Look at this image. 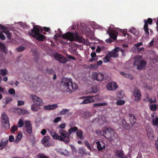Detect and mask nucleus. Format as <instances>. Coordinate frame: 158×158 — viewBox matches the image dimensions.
I'll use <instances>...</instances> for the list:
<instances>
[{
	"label": "nucleus",
	"instance_id": "f257e3e1",
	"mask_svg": "<svg viewBox=\"0 0 158 158\" xmlns=\"http://www.w3.org/2000/svg\"><path fill=\"white\" fill-rule=\"evenodd\" d=\"M71 79L67 78H63L62 83L67 91L69 93H71L74 91L78 88V85L75 83H73Z\"/></svg>",
	"mask_w": 158,
	"mask_h": 158
},
{
	"label": "nucleus",
	"instance_id": "f03ea898",
	"mask_svg": "<svg viewBox=\"0 0 158 158\" xmlns=\"http://www.w3.org/2000/svg\"><path fill=\"white\" fill-rule=\"evenodd\" d=\"M64 39L69 40L70 41H75L80 43H83L85 39L82 37H79L77 33L68 32L62 35Z\"/></svg>",
	"mask_w": 158,
	"mask_h": 158
},
{
	"label": "nucleus",
	"instance_id": "7ed1b4c3",
	"mask_svg": "<svg viewBox=\"0 0 158 158\" xmlns=\"http://www.w3.org/2000/svg\"><path fill=\"white\" fill-rule=\"evenodd\" d=\"M141 56L137 55L135 56L133 65L134 67L137 66V69L139 70L143 69L146 67V62L145 60H142Z\"/></svg>",
	"mask_w": 158,
	"mask_h": 158
},
{
	"label": "nucleus",
	"instance_id": "20e7f679",
	"mask_svg": "<svg viewBox=\"0 0 158 158\" xmlns=\"http://www.w3.org/2000/svg\"><path fill=\"white\" fill-rule=\"evenodd\" d=\"M41 27L38 26H35L31 30L32 32L34 33L33 36L36 39L40 41H43L46 39V37L44 35L41 34Z\"/></svg>",
	"mask_w": 158,
	"mask_h": 158
},
{
	"label": "nucleus",
	"instance_id": "39448f33",
	"mask_svg": "<svg viewBox=\"0 0 158 158\" xmlns=\"http://www.w3.org/2000/svg\"><path fill=\"white\" fill-rule=\"evenodd\" d=\"M101 133L103 136L110 140L112 139V138L114 136V134L115 133L113 129L110 127L102 131Z\"/></svg>",
	"mask_w": 158,
	"mask_h": 158
},
{
	"label": "nucleus",
	"instance_id": "423d86ee",
	"mask_svg": "<svg viewBox=\"0 0 158 158\" xmlns=\"http://www.w3.org/2000/svg\"><path fill=\"white\" fill-rule=\"evenodd\" d=\"M59 133L60 134L59 140L63 141L65 143H68L70 141L69 138V134L68 132L63 129L59 130Z\"/></svg>",
	"mask_w": 158,
	"mask_h": 158
},
{
	"label": "nucleus",
	"instance_id": "0eeeda50",
	"mask_svg": "<svg viewBox=\"0 0 158 158\" xmlns=\"http://www.w3.org/2000/svg\"><path fill=\"white\" fill-rule=\"evenodd\" d=\"M24 126L23 130L24 131H26L28 134H30V121H25L24 122L22 119H20L17 123V126L19 127H22Z\"/></svg>",
	"mask_w": 158,
	"mask_h": 158
},
{
	"label": "nucleus",
	"instance_id": "6e6552de",
	"mask_svg": "<svg viewBox=\"0 0 158 158\" xmlns=\"http://www.w3.org/2000/svg\"><path fill=\"white\" fill-rule=\"evenodd\" d=\"M152 19L150 18H148L146 21L145 20H144L145 23L143 27V29L145 31V35L146 36V37H148L149 35L148 24L150 25L152 24Z\"/></svg>",
	"mask_w": 158,
	"mask_h": 158
},
{
	"label": "nucleus",
	"instance_id": "1a4fd4ad",
	"mask_svg": "<svg viewBox=\"0 0 158 158\" xmlns=\"http://www.w3.org/2000/svg\"><path fill=\"white\" fill-rule=\"evenodd\" d=\"M133 94L135 98V101L138 102L141 98V93L138 88L135 87L133 91Z\"/></svg>",
	"mask_w": 158,
	"mask_h": 158
},
{
	"label": "nucleus",
	"instance_id": "9d476101",
	"mask_svg": "<svg viewBox=\"0 0 158 158\" xmlns=\"http://www.w3.org/2000/svg\"><path fill=\"white\" fill-rule=\"evenodd\" d=\"M127 116L130 123V124H127L128 126H127V127L131 128L135 123L136 119L134 115L132 114H129Z\"/></svg>",
	"mask_w": 158,
	"mask_h": 158
},
{
	"label": "nucleus",
	"instance_id": "9b49d317",
	"mask_svg": "<svg viewBox=\"0 0 158 158\" xmlns=\"http://www.w3.org/2000/svg\"><path fill=\"white\" fill-rule=\"evenodd\" d=\"M92 78L94 80L99 81H102L104 79V75L103 73L96 72H93L91 75Z\"/></svg>",
	"mask_w": 158,
	"mask_h": 158
},
{
	"label": "nucleus",
	"instance_id": "f8f14e48",
	"mask_svg": "<svg viewBox=\"0 0 158 158\" xmlns=\"http://www.w3.org/2000/svg\"><path fill=\"white\" fill-rule=\"evenodd\" d=\"M118 88V85L115 82H111L106 85V88L109 91H114Z\"/></svg>",
	"mask_w": 158,
	"mask_h": 158
},
{
	"label": "nucleus",
	"instance_id": "ddd939ff",
	"mask_svg": "<svg viewBox=\"0 0 158 158\" xmlns=\"http://www.w3.org/2000/svg\"><path fill=\"white\" fill-rule=\"evenodd\" d=\"M31 97L32 100L35 104L41 106L43 105V102L40 98L34 95H31Z\"/></svg>",
	"mask_w": 158,
	"mask_h": 158
},
{
	"label": "nucleus",
	"instance_id": "4468645a",
	"mask_svg": "<svg viewBox=\"0 0 158 158\" xmlns=\"http://www.w3.org/2000/svg\"><path fill=\"white\" fill-rule=\"evenodd\" d=\"M50 138L48 136L44 137L41 141L42 143L46 147H49L51 145V143L49 142Z\"/></svg>",
	"mask_w": 158,
	"mask_h": 158
},
{
	"label": "nucleus",
	"instance_id": "2eb2a0df",
	"mask_svg": "<svg viewBox=\"0 0 158 158\" xmlns=\"http://www.w3.org/2000/svg\"><path fill=\"white\" fill-rule=\"evenodd\" d=\"M107 33L114 40H115L118 35V32L115 31L111 29H109Z\"/></svg>",
	"mask_w": 158,
	"mask_h": 158
},
{
	"label": "nucleus",
	"instance_id": "dca6fc26",
	"mask_svg": "<svg viewBox=\"0 0 158 158\" xmlns=\"http://www.w3.org/2000/svg\"><path fill=\"white\" fill-rule=\"evenodd\" d=\"M115 153L116 156L119 158H127V156L125 155L123 151L122 150H116Z\"/></svg>",
	"mask_w": 158,
	"mask_h": 158
},
{
	"label": "nucleus",
	"instance_id": "f3484780",
	"mask_svg": "<svg viewBox=\"0 0 158 158\" xmlns=\"http://www.w3.org/2000/svg\"><path fill=\"white\" fill-rule=\"evenodd\" d=\"M56 60H58L60 63H64L66 62V58L62 55H58L55 56Z\"/></svg>",
	"mask_w": 158,
	"mask_h": 158
},
{
	"label": "nucleus",
	"instance_id": "a211bd4d",
	"mask_svg": "<svg viewBox=\"0 0 158 158\" xmlns=\"http://www.w3.org/2000/svg\"><path fill=\"white\" fill-rule=\"evenodd\" d=\"M81 115L83 118H88L92 116V113L87 111H85L82 112L81 113Z\"/></svg>",
	"mask_w": 158,
	"mask_h": 158
},
{
	"label": "nucleus",
	"instance_id": "6ab92c4d",
	"mask_svg": "<svg viewBox=\"0 0 158 158\" xmlns=\"http://www.w3.org/2000/svg\"><path fill=\"white\" fill-rule=\"evenodd\" d=\"M98 95H95L94 96H89L86 97L88 99L89 103L94 102L95 100H98L99 98L98 97Z\"/></svg>",
	"mask_w": 158,
	"mask_h": 158
},
{
	"label": "nucleus",
	"instance_id": "aec40b11",
	"mask_svg": "<svg viewBox=\"0 0 158 158\" xmlns=\"http://www.w3.org/2000/svg\"><path fill=\"white\" fill-rule=\"evenodd\" d=\"M0 50L6 54L8 50L6 48V46L1 42H0Z\"/></svg>",
	"mask_w": 158,
	"mask_h": 158
},
{
	"label": "nucleus",
	"instance_id": "412c9836",
	"mask_svg": "<svg viewBox=\"0 0 158 158\" xmlns=\"http://www.w3.org/2000/svg\"><path fill=\"white\" fill-rule=\"evenodd\" d=\"M76 133L77 135L78 138L81 139H84V137L83 135V132L81 130L78 129Z\"/></svg>",
	"mask_w": 158,
	"mask_h": 158
},
{
	"label": "nucleus",
	"instance_id": "4be33fe9",
	"mask_svg": "<svg viewBox=\"0 0 158 158\" xmlns=\"http://www.w3.org/2000/svg\"><path fill=\"white\" fill-rule=\"evenodd\" d=\"M40 105L37 104H33L31 106V110L33 111H38L40 109V107L39 106Z\"/></svg>",
	"mask_w": 158,
	"mask_h": 158
},
{
	"label": "nucleus",
	"instance_id": "5701e85b",
	"mask_svg": "<svg viewBox=\"0 0 158 158\" xmlns=\"http://www.w3.org/2000/svg\"><path fill=\"white\" fill-rule=\"evenodd\" d=\"M16 112L19 115H21L22 114H26L27 112V111L25 110H24L19 108H17L16 110Z\"/></svg>",
	"mask_w": 158,
	"mask_h": 158
},
{
	"label": "nucleus",
	"instance_id": "b1692460",
	"mask_svg": "<svg viewBox=\"0 0 158 158\" xmlns=\"http://www.w3.org/2000/svg\"><path fill=\"white\" fill-rule=\"evenodd\" d=\"M129 32L133 34L135 36L137 37L139 35V32L134 27H132L131 29L129 30Z\"/></svg>",
	"mask_w": 158,
	"mask_h": 158
},
{
	"label": "nucleus",
	"instance_id": "393cba45",
	"mask_svg": "<svg viewBox=\"0 0 158 158\" xmlns=\"http://www.w3.org/2000/svg\"><path fill=\"white\" fill-rule=\"evenodd\" d=\"M2 122H8L9 121L8 116L5 112L2 114Z\"/></svg>",
	"mask_w": 158,
	"mask_h": 158
},
{
	"label": "nucleus",
	"instance_id": "a878e982",
	"mask_svg": "<svg viewBox=\"0 0 158 158\" xmlns=\"http://www.w3.org/2000/svg\"><path fill=\"white\" fill-rule=\"evenodd\" d=\"M50 134L54 139L59 140L60 136L58 134L54 131L51 132Z\"/></svg>",
	"mask_w": 158,
	"mask_h": 158
},
{
	"label": "nucleus",
	"instance_id": "bb28decb",
	"mask_svg": "<svg viewBox=\"0 0 158 158\" xmlns=\"http://www.w3.org/2000/svg\"><path fill=\"white\" fill-rule=\"evenodd\" d=\"M107 53L110 57H113L114 58H117L118 56V53L114 52H108Z\"/></svg>",
	"mask_w": 158,
	"mask_h": 158
},
{
	"label": "nucleus",
	"instance_id": "cd10ccee",
	"mask_svg": "<svg viewBox=\"0 0 158 158\" xmlns=\"http://www.w3.org/2000/svg\"><path fill=\"white\" fill-rule=\"evenodd\" d=\"M96 144L97 145V149L99 151H102L105 148V146L104 145L102 147L101 143L98 141L96 142Z\"/></svg>",
	"mask_w": 158,
	"mask_h": 158
},
{
	"label": "nucleus",
	"instance_id": "c85d7f7f",
	"mask_svg": "<svg viewBox=\"0 0 158 158\" xmlns=\"http://www.w3.org/2000/svg\"><path fill=\"white\" fill-rule=\"evenodd\" d=\"M8 142V139L4 140L2 139L0 143V145L2 146L4 148L7 145Z\"/></svg>",
	"mask_w": 158,
	"mask_h": 158
},
{
	"label": "nucleus",
	"instance_id": "c756f323",
	"mask_svg": "<svg viewBox=\"0 0 158 158\" xmlns=\"http://www.w3.org/2000/svg\"><path fill=\"white\" fill-rule=\"evenodd\" d=\"M78 129L76 127H74L70 128L68 132L69 134H71L73 132H75L77 131Z\"/></svg>",
	"mask_w": 158,
	"mask_h": 158
},
{
	"label": "nucleus",
	"instance_id": "7c9ffc66",
	"mask_svg": "<svg viewBox=\"0 0 158 158\" xmlns=\"http://www.w3.org/2000/svg\"><path fill=\"white\" fill-rule=\"evenodd\" d=\"M3 32L7 34V37L8 39L10 38L11 37V34L10 31L7 30L6 27V28L2 31Z\"/></svg>",
	"mask_w": 158,
	"mask_h": 158
},
{
	"label": "nucleus",
	"instance_id": "2f4dec72",
	"mask_svg": "<svg viewBox=\"0 0 158 158\" xmlns=\"http://www.w3.org/2000/svg\"><path fill=\"white\" fill-rule=\"evenodd\" d=\"M7 74V70L6 69H1L0 70V74L3 76H5Z\"/></svg>",
	"mask_w": 158,
	"mask_h": 158
},
{
	"label": "nucleus",
	"instance_id": "473e14b6",
	"mask_svg": "<svg viewBox=\"0 0 158 158\" xmlns=\"http://www.w3.org/2000/svg\"><path fill=\"white\" fill-rule=\"evenodd\" d=\"M146 131L147 132V135L148 137L150 139H152L154 138V135L152 131H150L149 132H148V129H146Z\"/></svg>",
	"mask_w": 158,
	"mask_h": 158
},
{
	"label": "nucleus",
	"instance_id": "72a5a7b5",
	"mask_svg": "<svg viewBox=\"0 0 158 158\" xmlns=\"http://www.w3.org/2000/svg\"><path fill=\"white\" fill-rule=\"evenodd\" d=\"M3 123V125L6 129L8 130L10 128V124L9 121L8 122H4Z\"/></svg>",
	"mask_w": 158,
	"mask_h": 158
},
{
	"label": "nucleus",
	"instance_id": "f704fd0d",
	"mask_svg": "<svg viewBox=\"0 0 158 158\" xmlns=\"http://www.w3.org/2000/svg\"><path fill=\"white\" fill-rule=\"evenodd\" d=\"M26 49V48L23 46H21L16 48V50L18 52H22Z\"/></svg>",
	"mask_w": 158,
	"mask_h": 158
},
{
	"label": "nucleus",
	"instance_id": "c9c22d12",
	"mask_svg": "<svg viewBox=\"0 0 158 158\" xmlns=\"http://www.w3.org/2000/svg\"><path fill=\"white\" fill-rule=\"evenodd\" d=\"M110 57L108 54H107L106 56L103 59V61L104 63H107L110 61Z\"/></svg>",
	"mask_w": 158,
	"mask_h": 158
},
{
	"label": "nucleus",
	"instance_id": "e433bc0d",
	"mask_svg": "<svg viewBox=\"0 0 158 158\" xmlns=\"http://www.w3.org/2000/svg\"><path fill=\"white\" fill-rule=\"evenodd\" d=\"M38 158H49L48 156L42 153H40L37 155Z\"/></svg>",
	"mask_w": 158,
	"mask_h": 158
},
{
	"label": "nucleus",
	"instance_id": "4c0bfd02",
	"mask_svg": "<svg viewBox=\"0 0 158 158\" xmlns=\"http://www.w3.org/2000/svg\"><path fill=\"white\" fill-rule=\"evenodd\" d=\"M44 71L45 73L49 74H53L54 72V70L51 69H46L44 70Z\"/></svg>",
	"mask_w": 158,
	"mask_h": 158
},
{
	"label": "nucleus",
	"instance_id": "58836bf2",
	"mask_svg": "<svg viewBox=\"0 0 158 158\" xmlns=\"http://www.w3.org/2000/svg\"><path fill=\"white\" fill-rule=\"evenodd\" d=\"M107 105L106 103H94L93 104V106L97 107L98 106H105Z\"/></svg>",
	"mask_w": 158,
	"mask_h": 158
},
{
	"label": "nucleus",
	"instance_id": "ea45409f",
	"mask_svg": "<svg viewBox=\"0 0 158 158\" xmlns=\"http://www.w3.org/2000/svg\"><path fill=\"white\" fill-rule=\"evenodd\" d=\"M18 129L17 126L13 125L11 128L10 130L11 132L13 133L15 132V131Z\"/></svg>",
	"mask_w": 158,
	"mask_h": 158
},
{
	"label": "nucleus",
	"instance_id": "a19ab883",
	"mask_svg": "<svg viewBox=\"0 0 158 158\" xmlns=\"http://www.w3.org/2000/svg\"><path fill=\"white\" fill-rule=\"evenodd\" d=\"M125 102L123 100H118L116 102V104L118 105H122L124 104Z\"/></svg>",
	"mask_w": 158,
	"mask_h": 158
},
{
	"label": "nucleus",
	"instance_id": "79ce46f5",
	"mask_svg": "<svg viewBox=\"0 0 158 158\" xmlns=\"http://www.w3.org/2000/svg\"><path fill=\"white\" fill-rule=\"evenodd\" d=\"M97 90L96 88L94 87H92L91 88V90L87 92L88 93H96L97 92Z\"/></svg>",
	"mask_w": 158,
	"mask_h": 158
},
{
	"label": "nucleus",
	"instance_id": "37998d69",
	"mask_svg": "<svg viewBox=\"0 0 158 158\" xmlns=\"http://www.w3.org/2000/svg\"><path fill=\"white\" fill-rule=\"evenodd\" d=\"M157 106L156 104H152L151 106L150 109L152 111H155L156 110Z\"/></svg>",
	"mask_w": 158,
	"mask_h": 158
},
{
	"label": "nucleus",
	"instance_id": "c03bdc74",
	"mask_svg": "<svg viewBox=\"0 0 158 158\" xmlns=\"http://www.w3.org/2000/svg\"><path fill=\"white\" fill-rule=\"evenodd\" d=\"M69 110L67 109H64L60 111V113L61 114H65L68 113Z\"/></svg>",
	"mask_w": 158,
	"mask_h": 158
},
{
	"label": "nucleus",
	"instance_id": "a18cd8bd",
	"mask_svg": "<svg viewBox=\"0 0 158 158\" xmlns=\"http://www.w3.org/2000/svg\"><path fill=\"white\" fill-rule=\"evenodd\" d=\"M61 154L65 156H68L69 155V152L66 150L65 149L64 151L61 152Z\"/></svg>",
	"mask_w": 158,
	"mask_h": 158
},
{
	"label": "nucleus",
	"instance_id": "49530a36",
	"mask_svg": "<svg viewBox=\"0 0 158 158\" xmlns=\"http://www.w3.org/2000/svg\"><path fill=\"white\" fill-rule=\"evenodd\" d=\"M70 147L72 149V151L73 153H76L77 152V149L74 146L72 145H71Z\"/></svg>",
	"mask_w": 158,
	"mask_h": 158
},
{
	"label": "nucleus",
	"instance_id": "de8ad7c7",
	"mask_svg": "<svg viewBox=\"0 0 158 158\" xmlns=\"http://www.w3.org/2000/svg\"><path fill=\"white\" fill-rule=\"evenodd\" d=\"M144 101H149L151 103H155L156 102V98H155L154 100H152L151 98H149L148 100H146V99H144Z\"/></svg>",
	"mask_w": 158,
	"mask_h": 158
},
{
	"label": "nucleus",
	"instance_id": "09e8293b",
	"mask_svg": "<svg viewBox=\"0 0 158 158\" xmlns=\"http://www.w3.org/2000/svg\"><path fill=\"white\" fill-rule=\"evenodd\" d=\"M12 100V99L11 98H5V104H7L9 102H11Z\"/></svg>",
	"mask_w": 158,
	"mask_h": 158
},
{
	"label": "nucleus",
	"instance_id": "8fccbe9b",
	"mask_svg": "<svg viewBox=\"0 0 158 158\" xmlns=\"http://www.w3.org/2000/svg\"><path fill=\"white\" fill-rule=\"evenodd\" d=\"M23 134L21 131L19 132L17 136V138L20 140L22 137Z\"/></svg>",
	"mask_w": 158,
	"mask_h": 158
},
{
	"label": "nucleus",
	"instance_id": "3c124183",
	"mask_svg": "<svg viewBox=\"0 0 158 158\" xmlns=\"http://www.w3.org/2000/svg\"><path fill=\"white\" fill-rule=\"evenodd\" d=\"M84 143L85 144V145L88 148H89V150H91V148L90 147V145L89 143L87 141H85L84 142Z\"/></svg>",
	"mask_w": 158,
	"mask_h": 158
},
{
	"label": "nucleus",
	"instance_id": "603ef678",
	"mask_svg": "<svg viewBox=\"0 0 158 158\" xmlns=\"http://www.w3.org/2000/svg\"><path fill=\"white\" fill-rule=\"evenodd\" d=\"M8 92L10 94H14L15 93V91L14 89L13 88L10 89L8 91Z\"/></svg>",
	"mask_w": 158,
	"mask_h": 158
},
{
	"label": "nucleus",
	"instance_id": "864d4df0",
	"mask_svg": "<svg viewBox=\"0 0 158 158\" xmlns=\"http://www.w3.org/2000/svg\"><path fill=\"white\" fill-rule=\"evenodd\" d=\"M61 118L60 117H58L56 118L54 120L55 123H56L61 120Z\"/></svg>",
	"mask_w": 158,
	"mask_h": 158
},
{
	"label": "nucleus",
	"instance_id": "5fc2aeb1",
	"mask_svg": "<svg viewBox=\"0 0 158 158\" xmlns=\"http://www.w3.org/2000/svg\"><path fill=\"white\" fill-rule=\"evenodd\" d=\"M51 110H54L58 107V105L56 104L50 105Z\"/></svg>",
	"mask_w": 158,
	"mask_h": 158
},
{
	"label": "nucleus",
	"instance_id": "6e6d98bb",
	"mask_svg": "<svg viewBox=\"0 0 158 158\" xmlns=\"http://www.w3.org/2000/svg\"><path fill=\"white\" fill-rule=\"evenodd\" d=\"M5 37L2 33L0 32V39L2 40H4L5 39Z\"/></svg>",
	"mask_w": 158,
	"mask_h": 158
},
{
	"label": "nucleus",
	"instance_id": "4d7b16f0",
	"mask_svg": "<svg viewBox=\"0 0 158 158\" xmlns=\"http://www.w3.org/2000/svg\"><path fill=\"white\" fill-rule=\"evenodd\" d=\"M18 106H20L22 105H23L24 104V102L23 101H18Z\"/></svg>",
	"mask_w": 158,
	"mask_h": 158
},
{
	"label": "nucleus",
	"instance_id": "13d9d810",
	"mask_svg": "<svg viewBox=\"0 0 158 158\" xmlns=\"http://www.w3.org/2000/svg\"><path fill=\"white\" fill-rule=\"evenodd\" d=\"M9 141L10 142H13L14 140V136L12 135H11L9 137Z\"/></svg>",
	"mask_w": 158,
	"mask_h": 158
},
{
	"label": "nucleus",
	"instance_id": "bf43d9fd",
	"mask_svg": "<svg viewBox=\"0 0 158 158\" xmlns=\"http://www.w3.org/2000/svg\"><path fill=\"white\" fill-rule=\"evenodd\" d=\"M84 42L82 43L84 45L89 46L90 45V43L88 41L86 40L85 39L84 40Z\"/></svg>",
	"mask_w": 158,
	"mask_h": 158
},
{
	"label": "nucleus",
	"instance_id": "052dcab7",
	"mask_svg": "<svg viewBox=\"0 0 158 158\" xmlns=\"http://www.w3.org/2000/svg\"><path fill=\"white\" fill-rule=\"evenodd\" d=\"M89 102L88 100V99H87L84 100L83 102H82L81 103V104H88L89 103Z\"/></svg>",
	"mask_w": 158,
	"mask_h": 158
},
{
	"label": "nucleus",
	"instance_id": "680f3d73",
	"mask_svg": "<svg viewBox=\"0 0 158 158\" xmlns=\"http://www.w3.org/2000/svg\"><path fill=\"white\" fill-rule=\"evenodd\" d=\"M65 127V123H62L59 126V127L60 128H64Z\"/></svg>",
	"mask_w": 158,
	"mask_h": 158
},
{
	"label": "nucleus",
	"instance_id": "e2e57ef3",
	"mask_svg": "<svg viewBox=\"0 0 158 158\" xmlns=\"http://www.w3.org/2000/svg\"><path fill=\"white\" fill-rule=\"evenodd\" d=\"M44 108L48 110H51L50 105L45 106H44Z\"/></svg>",
	"mask_w": 158,
	"mask_h": 158
},
{
	"label": "nucleus",
	"instance_id": "0e129e2a",
	"mask_svg": "<svg viewBox=\"0 0 158 158\" xmlns=\"http://www.w3.org/2000/svg\"><path fill=\"white\" fill-rule=\"evenodd\" d=\"M67 56L69 59H73V60H75L76 59L72 56L71 55H67Z\"/></svg>",
	"mask_w": 158,
	"mask_h": 158
},
{
	"label": "nucleus",
	"instance_id": "69168bd1",
	"mask_svg": "<svg viewBox=\"0 0 158 158\" xmlns=\"http://www.w3.org/2000/svg\"><path fill=\"white\" fill-rule=\"evenodd\" d=\"M46 132V130L45 129H43L41 132V133L43 135H44Z\"/></svg>",
	"mask_w": 158,
	"mask_h": 158
},
{
	"label": "nucleus",
	"instance_id": "338daca9",
	"mask_svg": "<svg viewBox=\"0 0 158 158\" xmlns=\"http://www.w3.org/2000/svg\"><path fill=\"white\" fill-rule=\"evenodd\" d=\"M97 60L96 58H94V57H92L91 58L89 59V61L90 62L94 61H95Z\"/></svg>",
	"mask_w": 158,
	"mask_h": 158
},
{
	"label": "nucleus",
	"instance_id": "774afa93",
	"mask_svg": "<svg viewBox=\"0 0 158 158\" xmlns=\"http://www.w3.org/2000/svg\"><path fill=\"white\" fill-rule=\"evenodd\" d=\"M6 28V27L0 24V30H4Z\"/></svg>",
	"mask_w": 158,
	"mask_h": 158
}]
</instances>
